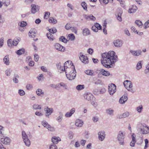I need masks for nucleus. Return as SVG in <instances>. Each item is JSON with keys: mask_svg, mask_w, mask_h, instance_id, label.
Masks as SVG:
<instances>
[{"mask_svg": "<svg viewBox=\"0 0 149 149\" xmlns=\"http://www.w3.org/2000/svg\"><path fill=\"white\" fill-rule=\"evenodd\" d=\"M115 54L113 51L102 54L101 62L103 66L107 68H111V65L117 61V56L115 55Z\"/></svg>", "mask_w": 149, "mask_h": 149, "instance_id": "1", "label": "nucleus"}, {"mask_svg": "<svg viewBox=\"0 0 149 149\" xmlns=\"http://www.w3.org/2000/svg\"><path fill=\"white\" fill-rule=\"evenodd\" d=\"M64 68L62 69V72L64 71L67 78L70 80L74 79L76 76V71L74 66L71 61H67L64 64Z\"/></svg>", "mask_w": 149, "mask_h": 149, "instance_id": "2", "label": "nucleus"}, {"mask_svg": "<svg viewBox=\"0 0 149 149\" xmlns=\"http://www.w3.org/2000/svg\"><path fill=\"white\" fill-rule=\"evenodd\" d=\"M126 135V132L123 130H120L118 133L117 139L120 145L123 146L125 145L124 141Z\"/></svg>", "mask_w": 149, "mask_h": 149, "instance_id": "3", "label": "nucleus"}, {"mask_svg": "<svg viewBox=\"0 0 149 149\" xmlns=\"http://www.w3.org/2000/svg\"><path fill=\"white\" fill-rule=\"evenodd\" d=\"M137 129L143 134H146L149 133V127L145 124L139 123L137 126Z\"/></svg>", "mask_w": 149, "mask_h": 149, "instance_id": "4", "label": "nucleus"}, {"mask_svg": "<svg viewBox=\"0 0 149 149\" xmlns=\"http://www.w3.org/2000/svg\"><path fill=\"white\" fill-rule=\"evenodd\" d=\"M22 137L23 141L26 145L27 146H29L31 144L30 141L28 138L27 135L25 132L22 131Z\"/></svg>", "mask_w": 149, "mask_h": 149, "instance_id": "5", "label": "nucleus"}, {"mask_svg": "<svg viewBox=\"0 0 149 149\" xmlns=\"http://www.w3.org/2000/svg\"><path fill=\"white\" fill-rule=\"evenodd\" d=\"M123 84L125 87L129 91L132 92H134L132 89H131L132 87V84L131 81L126 80L124 82Z\"/></svg>", "mask_w": 149, "mask_h": 149, "instance_id": "6", "label": "nucleus"}, {"mask_svg": "<svg viewBox=\"0 0 149 149\" xmlns=\"http://www.w3.org/2000/svg\"><path fill=\"white\" fill-rule=\"evenodd\" d=\"M0 140L2 143L6 145H9L11 142L10 138L3 136H0Z\"/></svg>", "mask_w": 149, "mask_h": 149, "instance_id": "7", "label": "nucleus"}, {"mask_svg": "<svg viewBox=\"0 0 149 149\" xmlns=\"http://www.w3.org/2000/svg\"><path fill=\"white\" fill-rule=\"evenodd\" d=\"M109 92L111 95H113L116 91V86L115 84H111L108 86Z\"/></svg>", "mask_w": 149, "mask_h": 149, "instance_id": "8", "label": "nucleus"}, {"mask_svg": "<svg viewBox=\"0 0 149 149\" xmlns=\"http://www.w3.org/2000/svg\"><path fill=\"white\" fill-rule=\"evenodd\" d=\"M79 56L81 61L84 64L88 63V58L86 56L84 55L81 52L79 53Z\"/></svg>", "mask_w": 149, "mask_h": 149, "instance_id": "9", "label": "nucleus"}, {"mask_svg": "<svg viewBox=\"0 0 149 149\" xmlns=\"http://www.w3.org/2000/svg\"><path fill=\"white\" fill-rule=\"evenodd\" d=\"M98 139L101 141H103L106 136L105 132L104 130L100 131L98 133Z\"/></svg>", "mask_w": 149, "mask_h": 149, "instance_id": "10", "label": "nucleus"}, {"mask_svg": "<svg viewBox=\"0 0 149 149\" xmlns=\"http://www.w3.org/2000/svg\"><path fill=\"white\" fill-rule=\"evenodd\" d=\"M44 111L45 112V116L47 117H49L53 112L54 109L52 108L47 107L44 109Z\"/></svg>", "mask_w": 149, "mask_h": 149, "instance_id": "11", "label": "nucleus"}, {"mask_svg": "<svg viewBox=\"0 0 149 149\" xmlns=\"http://www.w3.org/2000/svg\"><path fill=\"white\" fill-rule=\"evenodd\" d=\"M84 97L88 101H91L95 99L93 95L92 94L88 93H85L84 95Z\"/></svg>", "mask_w": 149, "mask_h": 149, "instance_id": "12", "label": "nucleus"}, {"mask_svg": "<svg viewBox=\"0 0 149 149\" xmlns=\"http://www.w3.org/2000/svg\"><path fill=\"white\" fill-rule=\"evenodd\" d=\"M54 46V48L58 51L64 52L65 50V48L59 43H55Z\"/></svg>", "mask_w": 149, "mask_h": 149, "instance_id": "13", "label": "nucleus"}, {"mask_svg": "<svg viewBox=\"0 0 149 149\" xmlns=\"http://www.w3.org/2000/svg\"><path fill=\"white\" fill-rule=\"evenodd\" d=\"M42 124L44 127L47 128L49 131H53L54 130V128L52 127L45 121H42Z\"/></svg>", "mask_w": 149, "mask_h": 149, "instance_id": "14", "label": "nucleus"}, {"mask_svg": "<svg viewBox=\"0 0 149 149\" xmlns=\"http://www.w3.org/2000/svg\"><path fill=\"white\" fill-rule=\"evenodd\" d=\"M31 11L32 14H35L38 12L40 9V6L35 4L31 5Z\"/></svg>", "mask_w": 149, "mask_h": 149, "instance_id": "15", "label": "nucleus"}, {"mask_svg": "<svg viewBox=\"0 0 149 149\" xmlns=\"http://www.w3.org/2000/svg\"><path fill=\"white\" fill-rule=\"evenodd\" d=\"M130 52L134 56H138L141 55L142 53V52L140 50H138L136 51L131 50L130 51Z\"/></svg>", "mask_w": 149, "mask_h": 149, "instance_id": "16", "label": "nucleus"}, {"mask_svg": "<svg viewBox=\"0 0 149 149\" xmlns=\"http://www.w3.org/2000/svg\"><path fill=\"white\" fill-rule=\"evenodd\" d=\"M123 43V41L119 39L115 40L113 42L114 45L117 47H121Z\"/></svg>", "mask_w": 149, "mask_h": 149, "instance_id": "17", "label": "nucleus"}, {"mask_svg": "<svg viewBox=\"0 0 149 149\" xmlns=\"http://www.w3.org/2000/svg\"><path fill=\"white\" fill-rule=\"evenodd\" d=\"M75 111V109L74 108H72L69 112H66L65 114V117L66 118H69L71 117Z\"/></svg>", "mask_w": 149, "mask_h": 149, "instance_id": "18", "label": "nucleus"}, {"mask_svg": "<svg viewBox=\"0 0 149 149\" xmlns=\"http://www.w3.org/2000/svg\"><path fill=\"white\" fill-rule=\"evenodd\" d=\"M99 71L100 72L101 74L104 76L108 77L110 75H111V76H112V75L110 74L109 71H106L102 69H100L99 70Z\"/></svg>", "mask_w": 149, "mask_h": 149, "instance_id": "19", "label": "nucleus"}, {"mask_svg": "<svg viewBox=\"0 0 149 149\" xmlns=\"http://www.w3.org/2000/svg\"><path fill=\"white\" fill-rule=\"evenodd\" d=\"M84 17L87 20H91L94 21L95 20V17L93 16L92 15H84Z\"/></svg>", "mask_w": 149, "mask_h": 149, "instance_id": "20", "label": "nucleus"}, {"mask_svg": "<svg viewBox=\"0 0 149 149\" xmlns=\"http://www.w3.org/2000/svg\"><path fill=\"white\" fill-rule=\"evenodd\" d=\"M83 123L84 122L82 120L78 119L76 120L75 125L78 127H81L82 126Z\"/></svg>", "mask_w": 149, "mask_h": 149, "instance_id": "21", "label": "nucleus"}, {"mask_svg": "<svg viewBox=\"0 0 149 149\" xmlns=\"http://www.w3.org/2000/svg\"><path fill=\"white\" fill-rule=\"evenodd\" d=\"M36 30L35 29H32L29 31V36L34 38L36 36Z\"/></svg>", "mask_w": 149, "mask_h": 149, "instance_id": "22", "label": "nucleus"}, {"mask_svg": "<svg viewBox=\"0 0 149 149\" xmlns=\"http://www.w3.org/2000/svg\"><path fill=\"white\" fill-rule=\"evenodd\" d=\"M134 134L133 133L132 134V141L130 143V145L132 147H134L135 146L136 143V139L134 136Z\"/></svg>", "mask_w": 149, "mask_h": 149, "instance_id": "23", "label": "nucleus"}, {"mask_svg": "<svg viewBox=\"0 0 149 149\" xmlns=\"http://www.w3.org/2000/svg\"><path fill=\"white\" fill-rule=\"evenodd\" d=\"M56 89L60 88V87H63L65 89H67V86L66 84L63 82H60L56 85Z\"/></svg>", "mask_w": 149, "mask_h": 149, "instance_id": "24", "label": "nucleus"}, {"mask_svg": "<svg viewBox=\"0 0 149 149\" xmlns=\"http://www.w3.org/2000/svg\"><path fill=\"white\" fill-rule=\"evenodd\" d=\"M61 140V139L59 137L55 136L53 137L52 139V141L53 143V144L54 145L57 144Z\"/></svg>", "mask_w": 149, "mask_h": 149, "instance_id": "25", "label": "nucleus"}, {"mask_svg": "<svg viewBox=\"0 0 149 149\" xmlns=\"http://www.w3.org/2000/svg\"><path fill=\"white\" fill-rule=\"evenodd\" d=\"M127 97L125 95L123 96L119 99V102L121 104H123L127 101Z\"/></svg>", "mask_w": 149, "mask_h": 149, "instance_id": "26", "label": "nucleus"}, {"mask_svg": "<svg viewBox=\"0 0 149 149\" xmlns=\"http://www.w3.org/2000/svg\"><path fill=\"white\" fill-rule=\"evenodd\" d=\"M82 34L84 36L89 35L91 34L90 31L88 28H84L83 30Z\"/></svg>", "mask_w": 149, "mask_h": 149, "instance_id": "27", "label": "nucleus"}, {"mask_svg": "<svg viewBox=\"0 0 149 149\" xmlns=\"http://www.w3.org/2000/svg\"><path fill=\"white\" fill-rule=\"evenodd\" d=\"M114 110L111 108H110L106 110V113L107 114L113 116L114 115Z\"/></svg>", "mask_w": 149, "mask_h": 149, "instance_id": "28", "label": "nucleus"}, {"mask_svg": "<svg viewBox=\"0 0 149 149\" xmlns=\"http://www.w3.org/2000/svg\"><path fill=\"white\" fill-rule=\"evenodd\" d=\"M137 9V8L136 6L135 5H133L129 9L128 12L130 13H133L135 12Z\"/></svg>", "mask_w": 149, "mask_h": 149, "instance_id": "29", "label": "nucleus"}, {"mask_svg": "<svg viewBox=\"0 0 149 149\" xmlns=\"http://www.w3.org/2000/svg\"><path fill=\"white\" fill-rule=\"evenodd\" d=\"M3 62L6 65H8L10 64V61L8 55L6 56L3 58Z\"/></svg>", "mask_w": 149, "mask_h": 149, "instance_id": "30", "label": "nucleus"}, {"mask_svg": "<svg viewBox=\"0 0 149 149\" xmlns=\"http://www.w3.org/2000/svg\"><path fill=\"white\" fill-rule=\"evenodd\" d=\"M129 113L128 112H126L122 114H120L118 116V118L120 119L125 118L128 117L129 115Z\"/></svg>", "mask_w": 149, "mask_h": 149, "instance_id": "31", "label": "nucleus"}, {"mask_svg": "<svg viewBox=\"0 0 149 149\" xmlns=\"http://www.w3.org/2000/svg\"><path fill=\"white\" fill-rule=\"evenodd\" d=\"M59 116L56 118V120L58 122H61L63 120V113L61 112H59Z\"/></svg>", "mask_w": 149, "mask_h": 149, "instance_id": "32", "label": "nucleus"}, {"mask_svg": "<svg viewBox=\"0 0 149 149\" xmlns=\"http://www.w3.org/2000/svg\"><path fill=\"white\" fill-rule=\"evenodd\" d=\"M85 73L91 76H93L94 75V72L93 70H88L85 71Z\"/></svg>", "mask_w": 149, "mask_h": 149, "instance_id": "33", "label": "nucleus"}, {"mask_svg": "<svg viewBox=\"0 0 149 149\" xmlns=\"http://www.w3.org/2000/svg\"><path fill=\"white\" fill-rule=\"evenodd\" d=\"M19 76L18 74H15L13 79V81L15 83H18L19 82L18 79L19 78Z\"/></svg>", "mask_w": 149, "mask_h": 149, "instance_id": "34", "label": "nucleus"}, {"mask_svg": "<svg viewBox=\"0 0 149 149\" xmlns=\"http://www.w3.org/2000/svg\"><path fill=\"white\" fill-rule=\"evenodd\" d=\"M46 35L47 38L50 40L53 41L55 39L53 36L50 33H47Z\"/></svg>", "mask_w": 149, "mask_h": 149, "instance_id": "35", "label": "nucleus"}, {"mask_svg": "<svg viewBox=\"0 0 149 149\" xmlns=\"http://www.w3.org/2000/svg\"><path fill=\"white\" fill-rule=\"evenodd\" d=\"M81 5L85 10L87 11V5L85 1L82 2L81 3Z\"/></svg>", "mask_w": 149, "mask_h": 149, "instance_id": "36", "label": "nucleus"}, {"mask_svg": "<svg viewBox=\"0 0 149 149\" xmlns=\"http://www.w3.org/2000/svg\"><path fill=\"white\" fill-rule=\"evenodd\" d=\"M2 3L6 6H9L10 3V0H2Z\"/></svg>", "mask_w": 149, "mask_h": 149, "instance_id": "37", "label": "nucleus"}, {"mask_svg": "<svg viewBox=\"0 0 149 149\" xmlns=\"http://www.w3.org/2000/svg\"><path fill=\"white\" fill-rule=\"evenodd\" d=\"M49 22L50 23H51L53 24H55L57 22V20L52 17L49 18Z\"/></svg>", "mask_w": 149, "mask_h": 149, "instance_id": "38", "label": "nucleus"}, {"mask_svg": "<svg viewBox=\"0 0 149 149\" xmlns=\"http://www.w3.org/2000/svg\"><path fill=\"white\" fill-rule=\"evenodd\" d=\"M27 25V23L25 21H22L18 23V25L21 27H25Z\"/></svg>", "mask_w": 149, "mask_h": 149, "instance_id": "39", "label": "nucleus"}, {"mask_svg": "<svg viewBox=\"0 0 149 149\" xmlns=\"http://www.w3.org/2000/svg\"><path fill=\"white\" fill-rule=\"evenodd\" d=\"M33 109H41V106L40 105L38 104H34L33 106Z\"/></svg>", "mask_w": 149, "mask_h": 149, "instance_id": "40", "label": "nucleus"}, {"mask_svg": "<svg viewBox=\"0 0 149 149\" xmlns=\"http://www.w3.org/2000/svg\"><path fill=\"white\" fill-rule=\"evenodd\" d=\"M25 52V49H20L18 50H17L16 53L18 55H21L22 54H23Z\"/></svg>", "mask_w": 149, "mask_h": 149, "instance_id": "41", "label": "nucleus"}, {"mask_svg": "<svg viewBox=\"0 0 149 149\" xmlns=\"http://www.w3.org/2000/svg\"><path fill=\"white\" fill-rule=\"evenodd\" d=\"M142 61H140L137 63L136 66V68L137 70H139L141 69V68H142Z\"/></svg>", "mask_w": 149, "mask_h": 149, "instance_id": "42", "label": "nucleus"}, {"mask_svg": "<svg viewBox=\"0 0 149 149\" xmlns=\"http://www.w3.org/2000/svg\"><path fill=\"white\" fill-rule=\"evenodd\" d=\"M19 41V39H14L13 41V45L14 46H16Z\"/></svg>", "mask_w": 149, "mask_h": 149, "instance_id": "43", "label": "nucleus"}, {"mask_svg": "<svg viewBox=\"0 0 149 149\" xmlns=\"http://www.w3.org/2000/svg\"><path fill=\"white\" fill-rule=\"evenodd\" d=\"M59 40L65 43H67L68 41V40L64 37L63 36H62L60 37L59 38Z\"/></svg>", "mask_w": 149, "mask_h": 149, "instance_id": "44", "label": "nucleus"}, {"mask_svg": "<svg viewBox=\"0 0 149 149\" xmlns=\"http://www.w3.org/2000/svg\"><path fill=\"white\" fill-rule=\"evenodd\" d=\"M84 88V85H78L76 87V88L78 90H81Z\"/></svg>", "mask_w": 149, "mask_h": 149, "instance_id": "45", "label": "nucleus"}, {"mask_svg": "<svg viewBox=\"0 0 149 149\" xmlns=\"http://www.w3.org/2000/svg\"><path fill=\"white\" fill-rule=\"evenodd\" d=\"M135 23L137 25L140 27H141L143 24L141 21L139 20H136L135 21Z\"/></svg>", "mask_w": 149, "mask_h": 149, "instance_id": "46", "label": "nucleus"}, {"mask_svg": "<svg viewBox=\"0 0 149 149\" xmlns=\"http://www.w3.org/2000/svg\"><path fill=\"white\" fill-rule=\"evenodd\" d=\"M36 93L38 96H40L41 94H44V92L42 91V90L40 89H38L36 91Z\"/></svg>", "mask_w": 149, "mask_h": 149, "instance_id": "47", "label": "nucleus"}, {"mask_svg": "<svg viewBox=\"0 0 149 149\" xmlns=\"http://www.w3.org/2000/svg\"><path fill=\"white\" fill-rule=\"evenodd\" d=\"M49 31L50 32L49 33H55L57 31V30L55 28L53 27L52 28H51L49 29Z\"/></svg>", "mask_w": 149, "mask_h": 149, "instance_id": "48", "label": "nucleus"}, {"mask_svg": "<svg viewBox=\"0 0 149 149\" xmlns=\"http://www.w3.org/2000/svg\"><path fill=\"white\" fill-rule=\"evenodd\" d=\"M7 45L10 47H11L13 45V41L12 40L8 39L7 41Z\"/></svg>", "mask_w": 149, "mask_h": 149, "instance_id": "49", "label": "nucleus"}, {"mask_svg": "<svg viewBox=\"0 0 149 149\" xmlns=\"http://www.w3.org/2000/svg\"><path fill=\"white\" fill-rule=\"evenodd\" d=\"M68 36L69 39L71 41L74 40L75 39V37L73 34H70Z\"/></svg>", "mask_w": 149, "mask_h": 149, "instance_id": "50", "label": "nucleus"}, {"mask_svg": "<svg viewBox=\"0 0 149 149\" xmlns=\"http://www.w3.org/2000/svg\"><path fill=\"white\" fill-rule=\"evenodd\" d=\"M94 26L97 28V29L98 30H102V26L99 24L96 23L95 24Z\"/></svg>", "mask_w": 149, "mask_h": 149, "instance_id": "51", "label": "nucleus"}, {"mask_svg": "<svg viewBox=\"0 0 149 149\" xmlns=\"http://www.w3.org/2000/svg\"><path fill=\"white\" fill-rule=\"evenodd\" d=\"M74 135V133L73 132H69L68 137L69 139H72Z\"/></svg>", "mask_w": 149, "mask_h": 149, "instance_id": "52", "label": "nucleus"}, {"mask_svg": "<svg viewBox=\"0 0 149 149\" xmlns=\"http://www.w3.org/2000/svg\"><path fill=\"white\" fill-rule=\"evenodd\" d=\"M92 120L94 122L96 123L99 120V118L97 116H94L93 117Z\"/></svg>", "mask_w": 149, "mask_h": 149, "instance_id": "53", "label": "nucleus"}, {"mask_svg": "<svg viewBox=\"0 0 149 149\" xmlns=\"http://www.w3.org/2000/svg\"><path fill=\"white\" fill-rule=\"evenodd\" d=\"M18 93L20 96H22L25 94V92L22 90L19 89L18 91Z\"/></svg>", "mask_w": 149, "mask_h": 149, "instance_id": "54", "label": "nucleus"}, {"mask_svg": "<svg viewBox=\"0 0 149 149\" xmlns=\"http://www.w3.org/2000/svg\"><path fill=\"white\" fill-rule=\"evenodd\" d=\"M145 143V146L144 147V149H146L148 146V139H146L144 140Z\"/></svg>", "mask_w": 149, "mask_h": 149, "instance_id": "55", "label": "nucleus"}, {"mask_svg": "<svg viewBox=\"0 0 149 149\" xmlns=\"http://www.w3.org/2000/svg\"><path fill=\"white\" fill-rule=\"evenodd\" d=\"M142 109L143 106L142 105H141L137 107L136 110L138 112L140 113L141 112V111Z\"/></svg>", "mask_w": 149, "mask_h": 149, "instance_id": "56", "label": "nucleus"}, {"mask_svg": "<svg viewBox=\"0 0 149 149\" xmlns=\"http://www.w3.org/2000/svg\"><path fill=\"white\" fill-rule=\"evenodd\" d=\"M121 13H119L118 14L117 16V19L120 22H121L122 21V18L121 17Z\"/></svg>", "mask_w": 149, "mask_h": 149, "instance_id": "57", "label": "nucleus"}, {"mask_svg": "<svg viewBox=\"0 0 149 149\" xmlns=\"http://www.w3.org/2000/svg\"><path fill=\"white\" fill-rule=\"evenodd\" d=\"M49 149H58L57 146L54 144H51L49 146Z\"/></svg>", "mask_w": 149, "mask_h": 149, "instance_id": "58", "label": "nucleus"}, {"mask_svg": "<svg viewBox=\"0 0 149 149\" xmlns=\"http://www.w3.org/2000/svg\"><path fill=\"white\" fill-rule=\"evenodd\" d=\"M7 76H9L10 74V69H7L5 72Z\"/></svg>", "mask_w": 149, "mask_h": 149, "instance_id": "59", "label": "nucleus"}, {"mask_svg": "<svg viewBox=\"0 0 149 149\" xmlns=\"http://www.w3.org/2000/svg\"><path fill=\"white\" fill-rule=\"evenodd\" d=\"M144 26L145 29L149 27V20L145 23L144 25Z\"/></svg>", "mask_w": 149, "mask_h": 149, "instance_id": "60", "label": "nucleus"}, {"mask_svg": "<svg viewBox=\"0 0 149 149\" xmlns=\"http://www.w3.org/2000/svg\"><path fill=\"white\" fill-rule=\"evenodd\" d=\"M4 131V128L1 125H0V134L1 135H3V133Z\"/></svg>", "mask_w": 149, "mask_h": 149, "instance_id": "61", "label": "nucleus"}, {"mask_svg": "<svg viewBox=\"0 0 149 149\" xmlns=\"http://www.w3.org/2000/svg\"><path fill=\"white\" fill-rule=\"evenodd\" d=\"M94 100H93V101L91 102V104L95 107H96L97 106V103L94 101Z\"/></svg>", "mask_w": 149, "mask_h": 149, "instance_id": "62", "label": "nucleus"}, {"mask_svg": "<svg viewBox=\"0 0 149 149\" xmlns=\"http://www.w3.org/2000/svg\"><path fill=\"white\" fill-rule=\"evenodd\" d=\"M43 75L42 74H40L39 76H38L37 77V78L38 79L39 81H41L42 80V79H43Z\"/></svg>", "mask_w": 149, "mask_h": 149, "instance_id": "63", "label": "nucleus"}, {"mask_svg": "<svg viewBox=\"0 0 149 149\" xmlns=\"http://www.w3.org/2000/svg\"><path fill=\"white\" fill-rule=\"evenodd\" d=\"M70 29L73 32H74L75 33H77V28L76 27H71Z\"/></svg>", "mask_w": 149, "mask_h": 149, "instance_id": "64", "label": "nucleus"}]
</instances>
